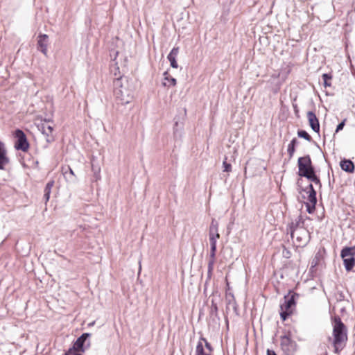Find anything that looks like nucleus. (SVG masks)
Returning a JSON list of instances; mask_svg holds the SVG:
<instances>
[{
    "label": "nucleus",
    "instance_id": "26",
    "mask_svg": "<svg viewBox=\"0 0 355 355\" xmlns=\"http://www.w3.org/2000/svg\"><path fill=\"white\" fill-rule=\"evenodd\" d=\"M214 262H215V257H214V258L210 257V259L208 263V277H210L212 274Z\"/></svg>",
    "mask_w": 355,
    "mask_h": 355
},
{
    "label": "nucleus",
    "instance_id": "12",
    "mask_svg": "<svg viewBox=\"0 0 355 355\" xmlns=\"http://www.w3.org/2000/svg\"><path fill=\"white\" fill-rule=\"evenodd\" d=\"M9 163V158L7 156V150L5 144L0 141V170H3L5 166Z\"/></svg>",
    "mask_w": 355,
    "mask_h": 355
},
{
    "label": "nucleus",
    "instance_id": "32",
    "mask_svg": "<svg viewBox=\"0 0 355 355\" xmlns=\"http://www.w3.org/2000/svg\"><path fill=\"white\" fill-rule=\"evenodd\" d=\"M347 119H343L336 127V132H338L339 131L342 130L345 125Z\"/></svg>",
    "mask_w": 355,
    "mask_h": 355
},
{
    "label": "nucleus",
    "instance_id": "10",
    "mask_svg": "<svg viewBox=\"0 0 355 355\" xmlns=\"http://www.w3.org/2000/svg\"><path fill=\"white\" fill-rule=\"evenodd\" d=\"M298 297L299 295L297 293H293L291 296H285L284 302L280 306L281 310L293 311V309L295 306V298Z\"/></svg>",
    "mask_w": 355,
    "mask_h": 355
},
{
    "label": "nucleus",
    "instance_id": "29",
    "mask_svg": "<svg viewBox=\"0 0 355 355\" xmlns=\"http://www.w3.org/2000/svg\"><path fill=\"white\" fill-rule=\"evenodd\" d=\"M280 316L283 320H286L288 316L292 313L291 311L281 310Z\"/></svg>",
    "mask_w": 355,
    "mask_h": 355
},
{
    "label": "nucleus",
    "instance_id": "6",
    "mask_svg": "<svg viewBox=\"0 0 355 355\" xmlns=\"http://www.w3.org/2000/svg\"><path fill=\"white\" fill-rule=\"evenodd\" d=\"M291 235L293 239L295 238L298 246H304L309 241V232L304 227H300L297 231L293 230Z\"/></svg>",
    "mask_w": 355,
    "mask_h": 355
},
{
    "label": "nucleus",
    "instance_id": "4",
    "mask_svg": "<svg viewBox=\"0 0 355 355\" xmlns=\"http://www.w3.org/2000/svg\"><path fill=\"white\" fill-rule=\"evenodd\" d=\"M280 345L286 355H293L297 350L296 343L286 335L281 336Z\"/></svg>",
    "mask_w": 355,
    "mask_h": 355
},
{
    "label": "nucleus",
    "instance_id": "16",
    "mask_svg": "<svg viewBox=\"0 0 355 355\" xmlns=\"http://www.w3.org/2000/svg\"><path fill=\"white\" fill-rule=\"evenodd\" d=\"M340 166L342 170L347 173H353L354 171V164L349 159H343L340 162Z\"/></svg>",
    "mask_w": 355,
    "mask_h": 355
},
{
    "label": "nucleus",
    "instance_id": "31",
    "mask_svg": "<svg viewBox=\"0 0 355 355\" xmlns=\"http://www.w3.org/2000/svg\"><path fill=\"white\" fill-rule=\"evenodd\" d=\"M308 201L309 202H307L306 203L316 205V203H317L316 195L309 194Z\"/></svg>",
    "mask_w": 355,
    "mask_h": 355
},
{
    "label": "nucleus",
    "instance_id": "38",
    "mask_svg": "<svg viewBox=\"0 0 355 355\" xmlns=\"http://www.w3.org/2000/svg\"><path fill=\"white\" fill-rule=\"evenodd\" d=\"M267 355H277V354L274 350L268 349H267Z\"/></svg>",
    "mask_w": 355,
    "mask_h": 355
},
{
    "label": "nucleus",
    "instance_id": "15",
    "mask_svg": "<svg viewBox=\"0 0 355 355\" xmlns=\"http://www.w3.org/2000/svg\"><path fill=\"white\" fill-rule=\"evenodd\" d=\"M209 237H220L218 233V223L213 218L209 229Z\"/></svg>",
    "mask_w": 355,
    "mask_h": 355
},
{
    "label": "nucleus",
    "instance_id": "17",
    "mask_svg": "<svg viewBox=\"0 0 355 355\" xmlns=\"http://www.w3.org/2000/svg\"><path fill=\"white\" fill-rule=\"evenodd\" d=\"M300 227H304V222L301 216H299L295 221H293L290 225L291 232L293 230L297 231Z\"/></svg>",
    "mask_w": 355,
    "mask_h": 355
},
{
    "label": "nucleus",
    "instance_id": "25",
    "mask_svg": "<svg viewBox=\"0 0 355 355\" xmlns=\"http://www.w3.org/2000/svg\"><path fill=\"white\" fill-rule=\"evenodd\" d=\"M331 79V76L329 75L328 73L322 74V80L324 81V85L325 87L331 86V83H330Z\"/></svg>",
    "mask_w": 355,
    "mask_h": 355
},
{
    "label": "nucleus",
    "instance_id": "35",
    "mask_svg": "<svg viewBox=\"0 0 355 355\" xmlns=\"http://www.w3.org/2000/svg\"><path fill=\"white\" fill-rule=\"evenodd\" d=\"M51 192V191H44V198L45 200V203H46L49 201L50 198Z\"/></svg>",
    "mask_w": 355,
    "mask_h": 355
},
{
    "label": "nucleus",
    "instance_id": "2",
    "mask_svg": "<svg viewBox=\"0 0 355 355\" xmlns=\"http://www.w3.org/2000/svg\"><path fill=\"white\" fill-rule=\"evenodd\" d=\"M333 336L334 352L339 354L347 341V328L339 316H335L334 318Z\"/></svg>",
    "mask_w": 355,
    "mask_h": 355
},
{
    "label": "nucleus",
    "instance_id": "39",
    "mask_svg": "<svg viewBox=\"0 0 355 355\" xmlns=\"http://www.w3.org/2000/svg\"><path fill=\"white\" fill-rule=\"evenodd\" d=\"M313 183H315V184L318 185L320 187H322V184H321V182H320V180L319 179V178H318L317 179H315L313 182Z\"/></svg>",
    "mask_w": 355,
    "mask_h": 355
},
{
    "label": "nucleus",
    "instance_id": "11",
    "mask_svg": "<svg viewBox=\"0 0 355 355\" xmlns=\"http://www.w3.org/2000/svg\"><path fill=\"white\" fill-rule=\"evenodd\" d=\"M307 119L311 129L318 133L320 132V123L315 114L312 111H309L307 112Z\"/></svg>",
    "mask_w": 355,
    "mask_h": 355
},
{
    "label": "nucleus",
    "instance_id": "41",
    "mask_svg": "<svg viewBox=\"0 0 355 355\" xmlns=\"http://www.w3.org/2000/svg\"><path fill=\"white\" fill-rule=\"evenodd\" d=\"M178 125V122L176 121L175 123V127H174V135H175V136H177V135L178 133V129L176 128Z\"/></svg>",
    "mask_w": 355,
    "mask_h": 355
},
{
    "label": "nucleus",
    "instance_id": "1",
    "mask_svg": "<svg viewBox=\"0 0 355 355\" xmlns=\"http://www.w3.org/2000/svg\"><path fill=\"white\" fill-rule=\"evenodd\" d=\"M113 92L116 101L121 105L129 103L132 99V91L125 76H120L113 82Z\"/></svg>",
    "mask_w": 355,
    "mask_h": 355
},
{
    "label": "nucleus",
    "instance_id": "19",
    "mask_svg": "<svg viewBox=\"0 0 355 355\" xmlns=\"http://www.w3.org/2000/svg\"><path fill=\"white\" fill-rule=\"evenodd\" d=\"M164 80L167 82L164 83V86L171 87L176 85V79L171 77L168 72L164 73Z\"/></svg>",
    "mask_w": 355,
    "mask_h": 355
},
{
    "label": "nucleus",
    "instance_id": "30",
    "mask_svg": "<svg viewBox=\"0 0 355 355\" xmlns=\"http://www.w3.org/2000/svg\"><path fill=\"white\" fill-rule=\"evenodd\" d=\"M305 205H306V211H308V213L312 214L314 212V211L315 209V205L306 202Z\"/></svg>",
    "mask_w": 355,
    "mask_h": 355
},
{
    "label": "nucleus",
    "instance_id": "27",
    "mask_svg": "<svg viewBox=\"0 0 355 355\" xmlns=\"http://www.w3.org/2000/svg\"><path fill=\"white\" fill-rule=\"evenodd\" d=\"M68 171H69V176H68L67 171L64 172V174L67 176V178H68L70 181H72V182L74 181L76 179V175L73 173V171L69 166H68Z\"/></svg>",
    "mask_w": 355,
    "mask_h": 355
},
{
    "label": "nucleus",
    "instance_id": "24",
    "mask_svg": "<svg viewBox=\"0 0 355 355\" xmlns=\"http://www.w3.org/2000/svg\"><path fill=\"white\" fill-rule=\"evenodd\" d=\"M303 177L307 178L308 180H311L313 182L315 179L318 178L315 174V169H313V171H310L308 173H304V175Z\"/></svg>",
    "mask_w": 355,
    "mask_h": 355
},
{
    "label": "nucleus",
    "instance_id": "7",
    "mask_svg": "<svg viewBox=\"0 0 355 355\" xmlns=\"http://www.w3.org/2000/svg\"><path fill=\"white\" fill-rule=\"evenodd\" d=\"M91 336L89 333L83 334L74 343L73 347L70 349H74L75 352H84L85 348L90 346V341L88 338Z\"/></svg>",
    "mask_w": 355,
    "mask_h": 355
},
{
    "label": "nucleus",
    "instance_id": "28",
    "mask_svg": "<svg viewBox=\"0 0 355 355\" xmlns=\"http://www.w3.org/2000/svg\"><path fill=\"white\" fill-rule=\"evenodd\" d=\"M223 166L224 172H230L232 171V165L227 162V157L225 158L223 162Z\"/></svg>",
    "mask_w": 355,
    "mask_h": 355
},
{
    "label": "nucleus",
    "instance_id": "3",
    "mask_svg": "<svg viewBox=\"0 0 355 355\" xmlns=\"http://www.w3.org/2000/svg\"><path fill=\"white\" fill-rule=\"evenodd\" d=\"M355 245L353 247H345L341 250L340 256L346 270L350 271L355 265Z\"/></svg>",
    "mask_w": 355,
    "mask_h": 355
},
{
    "label": "nucleus",
    "instance_id": "34",
    "mask_svg": "<svg viewBox=\"0 0 355 355\" xmlns=\"http://www.w3.org/2000/svg\"><path fill=\"white\" fill-rule=\"evenodd\" d=\"M53 184H54V181L49 182L44 188V191H51V189H52Z\"/></svg>",
    "mask_w": 355,
    "mask_h": 355
},
{
    "label": "nucleus",
    "instance_id": "33",
    "mask_svg": "<svg viewBox=\"0 0 355 355\" xmlns=\"http://www.w3.org/2000/svg\"><path fill=\"white\" fill-rule=\"evenodd\" d=\"M218 312V306L216 304H214L212 302V305L211 306V314L212 315H216Z\"/></svg>",
    "mask_w": 355,
    "mask_h": 355
},
{
    "label": "nucleus",
    "instance_id": "23",
    "mask_svg": "<svg viewBox=\"0 0 355 355\" xmlns=\"http://www.w3.org/2000/svg\"><path fill=\"white\" fill-rule=\"evenodd\" d=\"M297 135L299 137L304 138V139L310 141H311V137L307 133L306 131L304 130H300L297 131Z\"/></svg>",
    "mask_w": 355,
    "mask_h": 355
},
{
    "label": "nucleus",
    "instance_id": "8",
    "mask_svg": "<svg viewBox=\"0 0 355 355\" xmlns=\"http://www.w3.org/2000/svg\"><path fill=\"white\" fill-rule=\"evenodd\" d=\"M15 137L17 138L15 148L17 150L26 152L29 148V144L24 132L21 130L17 129L15 131Z\"/></svg>",
    "mask_w": 355,
    "mask_h": 355
},
{
    "label": "nucleus",
    "instance_id": "36",
    "mask_svg": "<svg viewBox=\"0 0 355 355\" xmlns=\"http://www.w3.org/2000/svg\"><path fill=\"white\" fill-rule=\"evenodd\" d=\"M64 355H81L80 353L75 352L74 349H69Z\"/></svg>",
    "mask_w": 355,
    "mask_h": 355
},
{
    "label": "nucleus",
    "instance_id": "42",
    "mask_svg": "<svg viewBox=\"0 0 355 355\" xmlns=\"http://www.w3.org/2000/svg\"><path fill=\"white\" fill-rule=\"evenodd\" d=\"M232 306H233L234 309H235V310L236 309V306L235 302H233Z\"/></svg>",
    "mask_w": 355,
    "mask_h": 355
},
{
    "label": "nucleus",
    "instance_id": "37",
    "mask_svg": "<svg viewBox=\"0 0 355 355\" xmlns=\"http://www.w3.org/2000/svg\"><path fill=\"white\" fill-rule=\"evenodd\" d=\"M201 340H203V341L205 342V347H207L209 351H211V346L210 343H209L207 342V340L205 338H201Z\"/></svg>",
    "mask_w": 355,
    "mask_h": 355
},
{
    "label": "nucleus",
    "instance_id": "13",
    "mask_svg": "<svg viewBox=\"0 0 355 355\" xmlns=\"http://www.w3.org/2000/svg\"><path fill=\"white\" fill-rule=\"evenodd\" d=\"M179 53V48L174 47L172 49L171 52L167 56L168 61L170 62V64L173 68L177 69L178 67V64L176 61V57Z\"/></svg>",
    "mask_w": 355,
    "mask_h": 355
},
{
    "label": "nucleus",
    "instance_id": "40",
    "mask_svg": "<svg viewBox=\"0 0 355 355\" xmlns=\"http://www.w3.org/2000/svg\"><path fill=\"white\" fill-rule=\"evenodd\" d=\"M308 193L309 194L316 195V191L314 189L313 187H311V190H309Z\"/></svg>",
    "mask_w": 355,
    "mask_h": 355
},
{
    "label": "nucleus",
    "instance_id": "5",
    "mask_svg": "<svg viewBox=\"0 0 355 355\" xmlns=\"http://www.w3.org/2000/svg\"><path fill=\"white\" fill-rule=\"evenodd\" d=\"M297 165L299 169L298 175L301 177L304 176V173H308L314 169L309 155L299 157Z\"/></svg>",
    "mask_w": 355,
    "mask_h": 355
},
{
    "label": "nucleus",
    "instance_id": "22",
    "mask_svg": "<svg viewBox=\"0 0 355 355\" xmlns=\"http://www.w3.org/2000/svg\"><path fill=\"white\" fill-rule=\"evenodd\" d=\"M92 169L94 172V178L95 181H98L101 179L100 172L101 168L98 166H95L94 164H92Z\"/></svg>",
    "mask_w": 355,
    "mask_h": 355
},
{
    "label": "nucleus",
    "instance_id": "14",
    "mask_svg": "<svg viewBox=\"0 0 355 355\" xmlns=\"http://www.w3.org/2000/svg\"><path fill=\"white\" fill-rule=\"evenodd\" d=\"M53 127L47 125H42V132L46 136V141L48 143H51L54 141V137L52 135Z\"/></svg>",
    "mask_w": 355,
    "mask_h": 355
},
{
    "label": "nucleus",
    "instance_id": "9",
    "mask_svg": "<svg viewBox=\"0 0 355 355\" xmlns=\"http://www.w3.org/2000/svg\"><path fill=\"white\" fill-rule=\"evenodd\" d=\"M49 44V36L46 34H40L37 36V49L46 56L47 55Z\"/></svg>",
    "mask_w": 355,
    "mask_h": 355
},
{
    "label": "nucleus",
    "instance_id": "43",
    "mask_svg": "<svg viewBox=\"0 0 355 355\" xmlns=\"http://www.w3.org/2000/svg\"><path fill=\"white\" fill-rule=\"evenodd\" d=\"M311 187H313V184H310L308 186L307 189H309V190H311Z\"/></svg>",
    "mask_w": 355,
    "mask_h": 355
},
{
    "label": "nucleus",
    "instance_id": "18",
    "mask_svg": "<svg viewBox=\"0 0 355 355\" xmlns=\"http://www.w3.org/2000/svg\"><path fill=\"white\" fill-rule=\"evenodd\" d=\"M220 237H209V241H210V257L214 258L216 256V243L217 239H218Z\"/></svg>",
    "mask_w": 355,
    "mask_h": 355
},
{
    "label": "nucleus",
    "instance_id": "21",
    "mask_svg": "<svg viewBox=\"0 0 355 355\" xmlns=\"http://www.w3.org/2000/svg\"><path fill=\"white\" fill-rule=\"evenodd\" d=\"M196 355H210V354L205 352L203 345L201 341L198 342L196 346Z\"/></svg>",
    "mask_w": 355,
    "mask_h": 355
},
{
    "label": "nucleus",
    "instance_id": "20",
    "mask_svg": "<svg viewBox=\"0 0 355 355\" xmlns=\"http://www.w3.org/2000/svg\"><path fill=\"white\" fill-rule=\"evenodd\" d=\"M297 144H298V141H297V138H293L291 140V141L290 142V144H288L287 151H288L290 158H291L293 156L294 153L295 151V146Z\"/></svg>",
    "mask_w": 355,
    "mask_h": 355
}]
</instances>
